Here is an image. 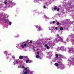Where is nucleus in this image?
Wrapping results in <instances>:
<instances>
[{
	"label": "nucleus",
	"instance_id": "obj_6",
	"mask_svg": "<svg viewBox=\"0 0 74 74\" xmlns=\"http://www.w3.org/2000/svg\"><path fill=\"white\" fill-rule=\"evenodd\" d=\"M45 47H46L47 49H49V47L48 46V45H45Z\"/></svg>",
	"mask_w": 74,
	"mask_h": 74
},
{
	"label": "nucleus",
	"instance_id": "obj_16",
	"mask_svg": "<svg viewBox=\"0 0 74 74\" xmlns=\"http://www.w3.org/2000/svg\"><path fill=\"white\" fill-rule=\"evenodd\" d=\"M56 30H57V29H58V27H56Z\"/></svg>",
	"mask_w": 74,
	"mask_h": 74
},
{
	"label": "nucleus",
	"instance_id": "obj_24",
	"mask_svg": "<svg viewBox=\"0 0 74 74\" xmlns=\"http://www.w3.org/2000/svg\"><path fill=\"white\" fill-rule=\"evenodd\" d=\"M59 36V35H58V34L57 35V36Z\"/></svg>",
	"mask_w": 74,
	"mask_h": 74
},
{
	"label": "nucleus",
	"instance_id": "obj_23",
	"mask_svg": "<svg viewBox=\"0 0 74 74\" xmlns=\"http://www.w3.org/2000/svg\"><path fill=\"white\" fill-rule=\"evenodd\" d=\"M62 40V39H60V41H61V40Z\"/></svg>",
	"mask_w": 74,
	"mask_h": 74
},
{
	"label": "nucleus",
	"instance_id": "obj_9",
	"mask_svg": "<svg viewBox=\"0 0 74 74\" xmlns=\"http://www.w3.org/2000/svg\"><path fill=\"white\" fill-rule=\"evenodd\" d=\"M39 55H36V58H39Z\"/></svg>",
	"mask_w": 74,
	"mask_h": 74
},
{
	"label": "nucleus",
	"instance_id": "obj_8",
	"mask_svg": "<svg viewBox=\"0 0 74 74\" xmlns=\"http://www.w3.org/2000/svg\"><path fill=\"white\" fill-rule=\"evenodd\" d=\"M54 65H55V66H58L59 65L58 64V63H56Z\"/></svg>",
	"mask_w": 74,
	"mask_h": 74
},
{
	"label": "nucleus",
	"instance_id": "obj_3",
	"mask_svg": "<svg viewBox=\"0 0 74 74\" xmlns=\"http://www.w3.org/2000/svg\"><path fill=\"white\" fill-rule=\"evenodd\" d=\"M54 10L55 11L56 10L57 11H59V9L58 8H57V7H55V8H54Z\"/></svg>",
	"mask_w": 74,
	"mask_h": 74
},
{
	"label": "nucleus",
	"instance_id": "obj_4",
	"mask_svg": "<svg viewBox=\"0 0 74 74\" xmlns=\"http://www.w3.org/2000/svg\"><path fill=\"white\" fill-rule=\"evenodd\" d=\"M30 63V62H31V61H30L29 60H26V63Z\"/></svg>",
	"mask_w": 74,
	"mask_h": 74
},
{
	"label": "nucleus",
	"instance_id": "obj_5",
	"mask_svg": "<svg viewBox=\"0 0 74 74\" xmlns=\"http://www.w3.org/2000/svg\"><path fill=\"white\" fill-rule=\"evenodd\" d=\"M18 60H15V61H14V64H15V63H17V62H18Z\"/></svg>",
	"mask_w": 74,
	"mask_h": 74
},
{
	"label": "nucleus",
	"instance_id": "obj_14",
	"mask_svg": "<svg viewBox=\"0 0 74 74\" xmlns=\"http://www.w3.org/2000/svg\"><path fill=\"white\" fill-rule=\"evenodd\" d=\"M56 58H57V57H58V54H56Z\"/></svg>",
	"mask_w": 74,
	"mask_h": 74
},
{
	"label": "nucleus",
	"instance_id": "obj_17",
	"mask_svg": "<svg viewBox=\"0 0 74 74\" xmlns=\"http://www.w3.org/2000/svg\"><path fill=\"white\" fill-rule=\"evenodd\" d=\"M55 22L54 21H53V23H54Z\"/></svg>",
	"mask_w": 74,
	"mask_h": 74
},
{
	"label": "nucleus",
	"instance_id": "obj_30",
	"mask_svg": "<svg viewBox=\"0 0 74 74\" xmlns=\"http://www.w3.org/2000/svg\"><path fill=\"white\" fill-rule=\"evenodd\" d=\"M38 29H39V28H38Z\"/></svg>",
	"mask_w": 74,
	"mask_h": 74
},
{
	"label": "nucleus",
	"instance_id": "obj_28",
	"mask_svg": "<svg viewBox=\"0 0 74 74\" xmlns=\"http://www.w3.org/2000/svg\"><path fill=\"white\" fill-rule=\"evenodd\" d=\"M39 29H40V27H39Z\"/></svg>",
	"mask_w": 74,
	"mask_h": 74
},
{
	"label": "nucleus",
	"instance_id": "obj_32",
	"mask_svg": "<svg viewBox=\"0 0 74 74\" xmlns=\"http://www.w3.org/2000/svg\"><path fill=\"white\" fill-rule=\"evenodd\" d=\"M60 25H61V24H60Z\"/></svg>",
	"mask_w": 74,
	"mask_h": 74
},
{
	"label": "nucleus",
	"instance_id": "obj_11",
	"mask_svg": "<svg viewBox=\"0 0 74 74\" xmlns=\"http://www.w3.org/2000/svg\"><path fill=\"white\" fill-rule=\"evenodd\" d=\"M57 25H59V23L58 22H57Z\"/></svg>",
	"mask_w": 74,
	"mask_h": 74
},
{
	"label": "nucleus",
	"instance_id": "obj_10",
	"mask_svg": "<svg viewBox=\"0 0 74 74\" xmlns=\"http://www.w3.org/2000/svg\"><path fill=\"white\" fill-rule=\"evenodd\" d=\"M63 30V28H62V27H61V28H60V30Z\"/></svg>",
	"mask_w": 74,
	"mask_h": 74
},
{
	"label": "nucleus",
	"instance_id": "obj_19",
	"mask_svg": "<svg viewBox=\"0 0 74 74\" xmlns=\"http://www.w3.org/2000/svg\"><path fill=\"white\" fill-rule=\"evenodd\" d=\"M4 3H5V4H7V2H4Z\"/></svg>",
	"mask_w": 74,
	"mask_h": 74
},
{
	"label": "nucleus",
	"instance_id": "obj_2",
	"mask_svg": "<svg viewBox=\"0 0 74 74\" xmlns=\"http://www.w3.org/2000/svg\"><path fill=\"white\" fill-rule=\"evenodd\" d=\"M21 46L22 48H24L25 47H26V44H25L24 45H22Z\"/></svg>",
	"mask_w": 74,
	"mask_h": 74
},
{
	"label": "nucleus",
	"instance_id": "obj_15",
	"mask_svg": "<svg viewBox=\"0 0 74 74\" xmlns=\"http://www.w3.org/2000/svg\"><path fill=\"white\" fill-rule=\"evenodd\" d=\"M32 41H30L29 42V43H30V44H31V43H32Z\"/></svg>",
	"mask_w": 74,
	"mask_h": 74
},
{
	"label": "nucleus",
	"instance_id": "obj_31",
	"mask_svg": "<svg viewBox=\"0 0 74 74\" xmlns=\"http://www.w3.org/2000/svg\"><path fill=\"white\" fill-rule=\"evenodd\" d=\"M64 42L65 43V42Z\"/></svg>",
	"mask_w": 74,
	"mask_h": 74
},
{
	"label": "nucleus",
	"instance_id": "obj_18",
	"mask_svg": "<svg viewBox=\"0 0 74 74\" xmlns=\"http://www.w3.org/2000/svg\"><path fill=\"white\" fill-rule=\"evenodd\" d=\"M44 8H45V6H44Z\"/></svg>",
	"mask_w": 74,
	"mask_h": 74
},
{
	"label": "nucleus",
	"instance_id": "obj_27",
	"mask_svg": "<svg viewBox=\"0 0 74 74\" xmlns=\"http://www.w3.org/2000/svg\"><path fill=\"white\" fill-rule=\"evenodd\" d=\"M46 18L47 19H48V18L47 17H46Z\"/></svg>",
	"mask_w": 74,
	"mask_h": 74
},
{
	"label": "nucleus",
	"instance_id": "obj_7",
	"mask_svg": "<svg viewBox=\"0 0 74 74\" xmlns=\"http://www.w3.org/2000/svg\"><path fill=\"white\" fill-rule=\"evenodd\" d=\"M23 56H20L19 58L20 59H23Z\"/></svg>",
	"mask_w": 74,
	"mask_h": 74
},
{
	"label": "nucleus",
	"instance_id": "obj_26",
	"mask_svg": "<svg viewBox=\"0 0 74 74\" xmlns=\"http://www.w3.org/2000/svg\"><path fill=\"white\" fill-rule=\"evenodd\" d=\"M11 6V5H10L9 6L10 8V6Z\"/></svg>",
	"mask_w": 74,
	"mask_h": 74
},
{
	"label": "nucleus",
	"instance_id": "obj_1",
	"mask_svg": "<svg viewBox=\"0 0 74 74\" xmlns=\"http://www.w3.org/2000/svg\"><path fill=\"white\" fill-rule=\"evenodd\" d=\"M28 69H29V68H28V67L24 68L25 70H27V71H25V72L24 73V74H27V72L29 71V70H28Z\"/></svg>",
	"mask_w": 74,
	"mask_h": 74
},
{
	"label": "nucleus",
	"instance_id": "obj_20",
	"mask_svg": "<svg viewBox=\"0 0 74 74\" xmlns=\"http://www.w3.org/2000/svg\"><path fill=\"white\" fill-rule=\"evenodd\" d=\"M5 52H6V53H7V51H5L4 53H5Z\"/></svg>",
	"mask_w": 74,
	"mask_h": 74
},
{
	"label": "nucleus",
	"instance_id": "obj_25",
	"mask_svg": "<svg viewBox=\"0 0 74 74\" xmlns=\"http://www.w3.org/2000/svg\"><path fill=\"white\" fill-rule=\"evenodd\" d=\"M59 48H58V50H59Z\"/></svg>",
	"mask_w": 74,
	"mask_h": 74
},
{
	"label": "nucleus",
	"instance_id": "obj_12",
	"mask_svg": "<svg viewBox=\"0 0 74 74\" xmlns=\"http://www.w3.org/2000/svg\"><path fill=\"white\" fill-rule=\"evenodd\" d=\"M9 25H11V22H9Z\"/></svg>",
	"mask_w": 74,
	"mask_h": 74
},
{
	"label": "nucleus",
	"instance_id": "obj_29",
	"mask_svg": "<svg viewBox=\"0 0 74 74\" xmlns=\"http://www.w3.org/2000/svg\"><path fill=\"white\" fill-rule=\"evenodd\" d=\"M40 31V30H39H39H38V31Z\"/></svg>",
	"mask_w": 74,
	"mask_h": 74
},
{
	"label": "nucleus",
	"instance_id": "obj_13",
	"mask_svg": "<svg viewBox=\"0 0 74 74\" xmlns=\"http://www.w3.org/2000/svg\"><path fill=\"white\" fill-rule=\"evenodd\" d=\"M37 54L38 55H39V54H40V53H39V52H37Z\"/></svg>",
	"mask_w": 74,
	"mask_h": 74
},
{
	"label": "nucleus",
	"instance_id": "obj_21",
	"mask_svg": "<svg viewBox=\"0 0 74 74\" xmlns=\"http://www.w3.org/2000/svg\"><path fill=\"white\" fill-rule=\"evenodd\" d=\"M12 58H15V57H13V56H12Z\"/></svg>",
	"mask_w": 74,
	"mask_h": 74
},
{
	"label": "nucleus",
	"instance_id": "obj_22",
	"mask_svg": "<svg viewBox=\"0 0 74 74\" xmlns=\"http://www.w3.org/2000/svg\"><path fill=\"white\" fill-rule=\"evenodd\" d=\"M22 68H24V67H23V66H22Z\"/></svg>",
	"mask_w": 74,
	"mask_h": 74
}]
</instances>
